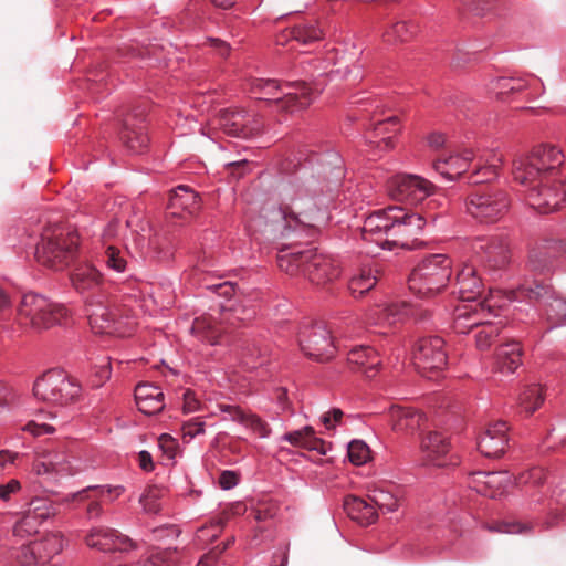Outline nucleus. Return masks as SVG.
I'll return each mask as SVG.
<instances>
[{"mask_svg": "<svg viewBox=\"0 0 566 566\" xmlns=\"http://www.w3.org/2000/svg\"><path fill=\"white\" fill-rule=\"evenodd\" d=\"M316 166L302 165L282 190L281 214L286 223L317 228L325 219L323 208L345 177L342 158L329 151L310 160Z\"/></svg>", "mask_w": 566, "mask_h": 566, "instance_id": "1", "label": "nucleus"}, {"mask_svg": "<svg viewBox=\"0 0 566 566\" xmlns=\"http://www.w3.org/2000/svg\"><path fill=\"white\" fill-rule=\"evenodd\" d=\"M342 64L338 51L335 49L307 57L301 62L302 71L311 82H279L277 80L253 78L250 91L254 98L272 103L274 111L285 114H294L308 107L319 92L323 91L328 80L340 76L349 77L354 74V81L361 78L360 67L335 66Z\"/></svg>", "mask_w": 566, "mask_h": 566, "instance_id": "2", "label": "nucleus"}, {"mask_svg": "<svg viewBox=\"0 0 566 566\" xmlns=\"http://www.w3.org/2000/svg\"><path fill=\"white\" fill-rule=\"evenodd\" d=\"M426 226L424 218L398 206H390L369 214L363 226L361 237L384 250L412 249Z\"/></svg>", "mask_w": 566, "mask_h": 566, "instance_id": "3", "label": "nucleus"}, {"mask_svg": "<svg viewBox=\"0 0 566 566\" xmlns=\"http://www.w3.org/2000/svg\"><path fill=\"white\" fill-rule=\"evenodd\" d=\"M281 271L297 275L302 273L313 285L324 286L340 276L339 264L331 256L318 253L314 249L281 252L277 256Z\"/></svg>", "mask_w": 566, "mask_h": 566, "instance_id": "4", "label": "nucleus"}, {"mask_svg": "<svg viewBox=\"0 0 566 566\" xmlns=\"http://www.w3.org/2000/svg\"><path fill=\"white\" fill-rule=\"evenodd\" d=\"M472 160H475V169L470 176V182L482 184L497 177L502 165V157L494 150L475 154L472 149H463L461 153L438 158L433 164V168L442 177L451 181L467 171Z\"/></svg>", "mask_w": 566, "mask_h": 566, "instance_id": "5", "label": "nucleus"}, {"mask_svg": "<svg viewBox=\"0 0 566 566\" xmlns=\"http://www.w3.org/2000/svg\"><path fill=\"white\" fill-rule=\"evenodd\" d=\"M451 275L452 260L447 254H429L411 271L409 289L419 297L431 298L447 287Z\"/></svg>", "mask_w": 566, "mask_h": 566, "instance_id": "6", "label": "nucleus"}, {"mask_svg": "<svg viewBox=\"0 0 566 566\" xmlns=\"http://www.w3.org/2000/svg\"><path fill=\"white\" fill-rule=\"evenodd\" d=\"M71 317L70 310L36 293L22 296L17 313V322L21 327L40 332L55 325H62Z\"/></svg>", "mask_w": 566, "mask_h": 566, "instance_id": "7", "label": "nucleus"}, {"mask_svg": "<svg viewBox=\"0 0 566 566\" xmlns=\"http://www.w3.org/2000/svg\"><path fill=\"white\" fill-rule=\"evenodd\" d=\"M563 161L562 151L549 145H539L531 154L520 157L513 164L514 180L521 185L535 182L544 176L559 177L557 168Z\"/></svg>", "mask_w": 566, "mask_h": 566, "instance_id": "8", "label": "nucleus"}, {"mask_svg": "<svg viewBox=\"0 0 566 566\" xmlns=\"http://www.w3.org/2000/svg\"><path fill=\"white\" fill-rule=\"evenodd\" d=\"M77 247L78 235L75 231L55 229L42 235L35 258L40 264L60 271L73 261Z\"/></svg>", "mask_w": 566, "mask_h": 566, "instance_id": "9", "label": "nucleus"}, {"mask_svg": "<svg viewBox=\"0 0 566 566\" xmlns=\"http://www.w3.org/2000/svg\"><path fill=\"white\" fill-rule=\"evenodd\" d=\"M36 399L57 406L76 403L82 398V386L64 370L50 369L33 385Z\"/></svg>", "mask_w": 566, "mask_h": 566, "instance_id": "10", "label": "nucleus"}, {"mask_svg": "<svg viewBox=\"0 0 566 566\" xmlns=\"http://www.w3.org/2000/svg\"><path fill=\"white\" fill-rule=\"evenodd\" d=\"M85 304L88 323L95 334L126 337L133 333L135 322L112 310L106 296H92L85 300Z\"/></svg>", "mask_w": 566, "mask_h": 566, "instance_id": "11", "label": "nucleus"}, {"mask_svg": "<svg viewBox=\"0 0 566 566\" xmlns=\"http://www.w3.org/2000/svg\"><path fill=\"white\" fill-rule=\"evenodd\" d=\"M504 305L500 291H490V295L479 303L462 302L452 313V328L458 334H467L483 324L484 317H497Z\"/></svg>", "mask_w": 566, "mask_h": 566, "instance_id": "12", "label": "nucleus"}, {"mask_svg": "<svg viewBox=\"0 0 566 566\" xmlns=\"http://www.w3.org/2000/svg\"><path fill=\"white\" fill-rule=\"evenodd\" d=\"M524 186L527 203L539 213L555 212L566 202V179L560 176H544Z\"/></svg>", "mask_w": 566, "mask_h": 566, "instance_id": "13", "label": "nucleus"}, {"mask_svg": "<svg viewBox=\"0 0 566 566\" xmlns=\"http://www.w3.org/2000/svg\"><path fill=\"white\" fill-rule=\"evenodd\" d=\"M509 195L496 188H485L472 192L467 200V211L481 222H495L509 211Z\"/></svg>", "mask_w": 566, "mask_h": 566, "instance_id": "14", "label": "nucleus"}, {"mask_svg": "<svg viewBox=\"0 0 566 566\" xmlns=\"http://www.w3.org/2000/svg\"><path fill=\"white\" fill-rule=\"evenodd\" d=\"M298 344L307 357L318 361L331 359L336 352L331 331L321 323L303 326L298 333Z\"/></svg>", "mask_w": 566, "mask_h": 566, "instance_id": "15", "label": "nucleus"}, {"mask_svg": "<svg viewBox=\"0 0 566 566\" xmlns=\"http://www.w3.org/2000/svg\"><path fill=\"white\" fill-rule=\"evenodd\" d=\"M387 189L392 199L418 205L433 193L434 186L418 175L398 174L388 180Z\"/></svg>", "mask_w": 566, "mask_h": 566, "instance_id": "16", "label": "nucleus"}, {"mask_svg": "<svg viewBox=\"0 0 566 566\" xmlns=\"http://www.w3.org/2000/svg\"><path fill=\"white\" fill-rule=\"evenodd\" d=\"M412 363L421 375L442 370L447 365L444 342L441 337H422L412 347Z\"/></svg>", "mask_w": 566, "mask_h": 566, "instance_id": "17", "label": "nucleus"}, {"mask_svg": "<svg viewBox=\"0 0 566 566\" xmlns=\"http://www.w3.org/2000/svg\"><path fill=\"white\" fill-rule=\"evenodd\" d=\"M219 128L233 137L249 138L262 130V123L244 109H223L218 117Z\"/></svg>", "mask_w": 566, "mask_h": 566, "instance_id": "18", "label": "nucleus"}, {"mask_svg": "<svg viewBox=\"0 0 566 566\" xmlns=\"http://www.w3.org/2000/svg\"><path fill=\"white\" fill-rule=\"evenodd\" d=\"M472 250L490 269H501L510 261L509 242L502 235L479 237L472 242Z\"/></svg>", "mask_w": 566, "mask_h": 566, "instance_id": "19", "label": "nucleus"}, {"mask_svg": "<svg viewBox=\"0 0 566 566\" xmlns=\"http://www.w3.org/2000/svg\"><path fill=\"white\" fill-rule=\"evenodd\" d=\"M124 492L123 486L111 485H90L81 491L66 495L63 503L83 504L87 503L86 515L88 518H96L102 515L103 509L99 500L106 495L114 493V497H118Z\"/></svg>", "mask_w": 566, "mask_h": 566, "instance_id": "20", "label": "nucleus"}, {"mask_svg": "<svg viewBox=\"0 0 566 566\" xmlns=\"http://www.w3.org/2000/svg\"><path fill=\"white\" fill-rule=\"evenodd\" d=\"M85 543L91 548L102 552H128L136 544L126 535L108 527H94L85 537Z\"/></svg>", "mask_w": 566, "mask_h": 566, "instance_id": "21", "label": "nucleus"}, {"mask_svg": "<svg viewBox=\"0 0 566 566\" xmlns=\"http://www.w3.org/2000/svg\"><path fill=\"white\" fill-rule=\"evenodd\" d=\"M566 254V240L545 239L530 251L528 264L533 271L544 273L551 270L553 261Z\"/></svg>", "mask_w": 566, "mask_h": 566, "instance_id": "22", "label": "nucleus"}, {"mask_svg": "<svg viewBox=\"0 0 566 566\" xmlns=\"http://www.w3.org/2000/svg\"><path fill=\"white\" fill-rule=\"evenodd\" d=\"M450 442L440 432H429L420 442L421 460L427 465L446 467L452 463Z\"/></svg>", "mask_w": 566, "mask_h": 566, "instance_id": "23", "label": "nucleus"}, {"mask_svg": "<svg viewBox=\"0 0 566 566\" xmlns=\"http://www.w3.org/2000/svg\"><path fill=\"white\" fill-rule=\"evenodd\" d=\"M73 287L81 294L92 296H105L101 293L104 286L103 274L91 263H81L75 266L71 276Z\"/></svg>", "mask_w": 566, "mask_h": 566, "instance_id": "24", "label": "nucleus"}, {"mask_svg": "<svg viewBox=\"0 0 566 566\" xmlns=\"http://www.w3.org/2000/svg\"><path fill=\"white\" fill-rule=\"evenodd\" d=\"M507 431L509 427L505 421L491 423L479 438V451L486 458L501 457L509 443Z\"/></svg>", "mask_w": 566, "mask_h": 566, "instance_id": "25", "label": "nucleus"}, {"mask_svg": "<svg viewBox=\"0 0 566 566\" xmlns=\"http://www.w3.org/2000/svg\"><path fill=\"white\" fill-rule=\"evenodd\" d=\"M63 549V537L59 533L45 535L41 541H34L22 546L21 552L25 563L44 564Z\"/></svg>", "mask_w": 566, "mask_h": 566, "instance_id": "26", "label": "nucleus"}, {"mask_svg": "<svg viewBox=\"0 0 566 566\" xmlns=\"http://www.w3.org/2000/svg\"><path fill=\"white\" fill-rule=\"evenodd\" d=\"M472 483L479 493L496 497L513 483V476L507 471H478L472 473Z\"/></svg>", "mask_w": 566, "mask_h": 566, "instance_id": "27", "label": "nucleus"}, {"mask_svg": "<svg viewBox=\"0 0 566 566\" xmlns=\"http://www.w3.org/2000/svg\"><path fill=\"white\" fill-rule=\"evenodd\" d=\"M388 421L395 431L413 433L426 426L427 417L412 407L391 406Z\"/></svg>", "mask_w": 566, "mask_h": 566, "instance_id": "28", "label": "nucleus"}, {"mask_svg": "<svg viewBox=\"0 0 566 566\" xmlns=\"http://www.w3.org/2000/svg\"><path fill=\"white\" fill-rule=\"evenodd\" d=\"M455 286L461 302L478 303L483 291V283L476 275V269L472 264H464L457 273Z\"/></svg>", "mask_w": 566, "mask_h": 566, "instance_id": "29", "label": "nucleus"}, {"mask_svg": "<svg viewBox=\"0 0 566 566\" xmlns=\"http://www.w3.org/2000/svg\"><path fill=\"white\" fill-rule=\"evenodd\" d=\"M200 208L199 196L188 186L180 185L169 197L168 209L171 216L182 218L195 214Z\"/></svg>", "mask_w": 566, "mask_h": 566, "instance_id": "30", "label": "nucleus"}, {"mask_svg": "<svg viewBox=\"0 0 566 566\" xmlns=\"http://www.w3.org/2000/svg\"><path fill=\"white\" fill-rule=\"evenodd\" d=\"M399 130L400 125L397 116L379 119L373 124V130L367 137L368 143L375 145L380 150L391 149L395 145V136Z\"/></svg>", "mask_w": 566, "mask_h": 566, "instance_id": "31", "label": "nucleus"}, {"mask_svg": "<svg viewBox=\"0 0 566 566\" xmlns=\"http://www.w3.org/2000/svg\"><path fill=\"white\" fill-rule=\"evenodd\" d=\"M135 400L139 411L145 415H156L165 407L163 390L151 384L137 385Z\"/></svg>", "mask_w": 566, "mask_h": 566, "instance_id": "32", "label": "nucleus"}, {"mask_svg": "<svg viewBox=\"0 0 566 566\" xmlns=\"http://www.w3.org/2000/svg\"><path fill=\"white\" fill-rule=\"evenodd\" d=\"M348 364L357 371H361L366 377L371 378L376 375L380 359L370 346H356L347 354Z\"/></svg>", "mask_w": 566, "mask_h": 566, "instance_id": "33", "label": "nucleus"}, {"mask_svg": "<svg viewBox=\"0 0 566 566\" xmlns=\"http://www.w3.org/2000/svg\"><path fill=\"white\" fill-rule=\"evenodd\" d=\"M238 350L241 363L253 369L265 363L269 347L261 339L243 338L238 345Z\"/></svg>", "mask_w": 566, "mask_h": 566, "instance_id": "34", "label": "nucleus"}, {"mask_svg": "<svg viewBox=\"0 0 566 566\" xmlns=\"http://www.w3.org/2000/svg\"><path fill=\"white\" fill-rule=\"evenodd\" d=\"M33 471L38 475L57 474L72 475L75 473L69 458L64 453L50 452L38 459L33 464Z\"/></svg>", "mask_w": 566, "mask_h": 566, "instance_id": "35", "label": "nucleus"}, {"mask_svg": "<svg viewBox=\"0 0 566 566\" xmlns=\"http://www.w3.org/2000/svg\"><path fill=\"white\" fill-rule=\"evenodd\" d=\"M347 515L360 525H370L376 522L378 514L369 500L349 495L344 501Z\"/></svg>", "mask_w": 566, "mask_h": 566, "instance_id": "36", "label": "nucleus"}, {"mask_svg": "<svg viewBox=\"0 0 566 566\" xmlns=\"http://www.w3.org/2000/svg\"><path fill=\"white\" fill-rule=\"evenodd\" d=\"M410 314V306L406 302H392L379 305L374 312V323L382 327H391Z\"/></svg>", "mask_w": 566, "mask_h": 566, "instance_id": "37", "label": "nucleus"}, {"mask_svg": "<svg viewBox=\"0 0 566 566\" xmlns=\"http://www.w3.org/2000/svg\"><path fill=\"white\" fill-rule=\"evenodd\" d=\"M522 347L518 342L501 345L495 355V369L501 374H512L522 364Z\"/></svg>", "mask_w": 566, "mask_h": 566, "instance_id": "38", "label": "nucleus"}, {"mask_svg": "<svg viewBox=\"0 0 566 566\" xmlns=\"http://www.w3.org/2000/svg\"><path fill=\"white\" fill-rule=\"evenodd\" d=\"M280 441L287 442L296 448L318 451L322 454L326 452L323 448L324 442L316 438L315 430L311 426L286 432L280 438Z\"/></svg>", "mask_w": 566, "mask_h": 566, "instance_id": "39", "label": "nucleus"}, {"mask_svg": "<svg viewBox=\"0 0 566 566\" xmlns=\"http://www.w3.org/2000/svg\"><path fill=\"white\" fill-rule=\"evenodd\" d=\"M191 333L203 343L217 345L221 343L223 327L211 316H201L193 321Z\"/></svg>", "mask_w": 566, "mask_h": 566, "instance_id": "40", "label": "nucleus"}, {"mask_svg": "<svg viewBox=\"0 0 566 566\" xmlns=\"http://www.w3.org/2000/svg\"><path fill=\"white\" fill-rule=\"evenodd\" d=\"M379 269L376 264L360 268L349 280L348 289L354 297H360L370 291L379 279Z\"/></svg>", "mask_w": 566, "mask_h": 566, "instance_id": "41", "label": "nucleus"}, {"mask_svg": "<svg viewBox=\"0 0 566 566\" xmlns=\"http://www.w3.org/2000/svg\"><path fill=\"white\" fill-rule=\"evenodd\" d=\"M120 138L127 148L135 153L143 151L149 143L146 126L143 122H139L136 126H132L128 119H126Z\"/></svg>", "mask_w": 566, "mask_h": 566, "instance_id": "42", "label": "nucleus"}, {"mask_svg": "<svg viewBox=\"0 0 566 566\" xmlns=\"http://www.w3.org/2000/svg\"><path fill=\"white\" fill-rule=\"evenodd\" d=\"M544 402L543 388L533 384L524 386L517 399L518 407L526 416L533 415Z\"/></svg>", "mask_w": 566, "mask_h": 566, "instance_id": "43", "label": "nucleus"}, {"mask_svg": "<svg viewBox=\"0 0 566 566\" xmlns=\"http://www.w3.org/2000/svg\"><path fill=\"white\" fill-rule=\"evenodd\" d=\"M368 500L376 511L379 510L384 514L396 512L399 507V497L392 491L381 486L369 490Z\"/></svg>", "mask_w": 566, "mask_h": 566, "instance_id": "44", "label": "nucleus"}, {"mask_svg": "<svg viewBox=\"0 0 566 566\" xmlns=\"http://www.w3.org/2000/svg\"><path fill=\"white\" fill-rule=\"evenodd\" d=\"M418 32V27L408 21H398L391 24L384 33V41L397 44L410 41Z\"/></svg>", "mask_w": 566, "mask_h": 566, "instance_id": "45", "label": "nucleus"}, {"mask_svg": "<svg viewBox=\"0 0 566 566\" xmlns=\"http://www.w3.org/2000/svg\"><path fill=\"white\" fill-rule=\"evenodd\" d=\"M489 317H484V323L478 326V332L475 333V344L481 350L488 349L492 345L494 338L499 336L504 326L502 321L492 322Z\"/></svg>", "mask_w": 566, "mask_h": 566, "instance_id": "46", "label": "nucleus"}, {"mask_svg": "<svg viewBox=\"0 0 566 566\" xmlns=\"http://www.w3.org/2000/svg\"><path fill=\"white\" fill-rule=\"evenodd\" d=\"M289 35L302 44H308L323 38V31L315 23L303 22L289 30Z\"/></svg>", "mask_w": 566, "mask_h": 566, "instance_id": "47", "label": "nucleus"}, {"mask_svg": "<svg viewBox=\"0 0 566 566\" xmlns=\"http://www.w3.org/2000/svg\"><path fill=\"white\" fill-rule=\"evenodd\" d=\"M103 262L107 269L123 273L127 269V252L115 245H107L103 253Z\"/></svg>", "mask_w": 566, "mask_h": 566, "instance_id": "48", "label": "nucleus"}, {"mask_svg": "<svg viewBox=\"0 0 566 566\" xmlns=\"http://www.w3.org/2000/svg\"><path fill=\"white\" fill-rule=\"evenodd\" d=\"M32 517L41 524L50 517H53L57 510L56 506L48 499L35 497L29 503L27 511Z\"/></svg>", "mask_w": 566, "mask_h": 566, "instance_id": "49", "label": "nucleus"}, {"mask_svg": "<svg viewBox=\"0 0 566 566\" xmlns=\"http://www.w3.org/2000/svg\"><path fill=\"white\" fill-rule=\"evenodd\" d=\"M517 297H526L528 301H541L544 300L545 303L548 301V297L553 295V291L551 287L544 283H538L536 281L524 284L518 287Z\"/></svg>", "mask_w": 566, "mask_h": 566, "instance_id": "50", "label": "nucleus"}, {"mask_svg": "<svg viewBox=\"0 0 566 566\" xmlns=\"http://www.w3.org/2000/svg\"><path fill=\"white\" fill-rule=\"evenodd\" d=\"M546 315L555 325L566 323V300L559 295H551L546 302Z\"/></svg>", "mask_w": 566, "mask_h": 566, "instance_id": "51", "label": "nucleus"}, {"mask_svg": "<svg viewBox=\"0 0 566 566\" xmlns=\"http://www.w3.org/2000/svg\"><path fill=\"white\" fill-rule=\"evenodd\" d=\"M488 530L506 534H528L533 530V524L520 521H502L488 526Z\"/></svg>", "mask_w": 566, "mask_h": 566, "instance_id": "52", "label": "nucleus"}, {"mask_svg": "<svg viewBox=\"0 0 566 566\" xmlns=\"http://www.w3.org/2000/svg\"><path fill=\"white\" fill-rule=\"evenodd\" d=\"M347 455L355 465H363L370 459V449L363 440H353L348 443Z\"/></svg>", "mask_w": 566, "mask_h": 566, "instance_id": "53", "label": "nucleus"}, {"mask_svg": "<svg viewBox=\"0 0 566 566\" xmlns=\"http://www.w3.org/2000/svg\"><path fill=\"white\" fill-rule=\"evenodd\" d=\"M545 471L543 468L535 467L520 473L513 479V483L517 486L533 485L537 486L545 480Z\"/></svg>", "mask_w": 566, "mask_h": 566, "instance_id": "54", "label": "nucleus"}, {"mask_svg": "<svg viewBox=\"0 0 566 566\" xmlns=\"http://www.w3.org/2000/svg\"><path fill=\"white\" fill-rule=\"evenodd\" d=\"M41 524L32 517L28 512H24L23 516L15 523L13 527V534L19 537H25L33 535L38 532Z\"/></svg>", "mask_w": 566, "mask_h": 566, "instance_id": "55", "label": "nucleus"}, {"mask_svg": "<svg viewBox=\"0 0 566 566\" xmlns=\"http://www.w3.org/2000/svg\"><path fill=\"white\" fill-rule=\"evenodd\" d=\"M143 510L148 514H157L160 511L159 494L156 489L147 490L140 496Z\"/></svg>", "mask_w": 566, "mask_h": 566, "instance_id": "56", "label": "nucleus"}, {"mask_svg": "<svg viewBox=\"0 0 566 566\" xmlns=\"http://www.w3.org/2000/svg\"><path fill=\"white\" fill-rule=\"evenodd\" d=\"M243 426L251 429L260 438H268L271 433V429H270L269 424L254 413L248 415L247 420Z\"/></svg>", "mask_w": 566, "mask_h": 566, "instance_id": "57", "label": "nucleus"}, {"mask_svg": "<svg viewBox=\"0 0 566 566\" xmlns=\"http://www.w3.org/2000/svg\"><path fill=\"white\" fill-rule=\"evenodd\" d=\"M205 427V421L198 417L185 421L181 428L184 438H189L191 440L197 436L203 434Z\"/></svg>", "mask_w": 566, "mask_h": 566, "instance_id": "58", "label": "nucleus"}, {"mask_svg": "<svg viewBox=\"0 0 566 566\" xmlns=\"http://www.w3.org/2000/svg\"><path fill=\"white\" fill-rule=\"evenodd\" d=\"M227 312L231 313V316L239 322H247L255 316V310L252 306H245L241 304L230 306Z\"/></svg>", "mask_w": 566, "mask_h": 566, "instance_id": "59", "label": "nucleus"}, {"mask_svg": "<svg viewBox=\"0 0 566 566\" xmlns=\"http://www.w3.org/2000/svg\"><path fill=\"white\" fill-rule=\"evenodd\" d=\"M223 524H224V521L221 518L216 522H212L210 524V526H205V527H201L200 530H198L197 537L200 541H207L209 538H211V539L217 538L219 536V534L221 533Z\"/></svg>", "mask_w": 566, "mask_h": 566, "instance_id": "60", "label": "nucleus"}, {"mask_svg": "<svg viewBox=\"0 0 566 566\" xmlns=\"http://www.w3.org/2000/svg\"><path fill=\"white\" fill-rule=\"evenodd\" d=\"M158 446L163 450V452L167 455L168 459H174L177 449L178 443L177 441L169 434L164 433L158 438Z\"/></svg>", "mask_w": 566, "mask_h": 566, "instance_id": "61", "label": "nucleus"}, {"mask_svg": "<svg viewBox=\"0 0 566 566\" xmlns=\"http://www.w3.org/2000/svg\"><path fill=\"white\" fill-rule=\"evenodd\" d=\"M220 411L223 413H228L230 420L239 422L241 424H244L247 417L249 415L240 407L232 405H220Z\"/></svg>", "mask_w": 566, "mask_h": 566, "instance_id": "62", "label": "nucleus"}, {"mask_svg": "<svg viewBox=\"0 0 566 566\" xmlns=\"http://www.w3.org/2000/svg\"><path fill=\"white\" fill-rule=\"evenodd\" d=\"M21 490L20 481L15 479L9 480L7 483L0 484V500L8 502L12 495L17 494Z\"/></svg>", "mask_w": 566, "mask_h": 566, "instance_id": "63", "label": "nucleus"}, {"mask_svg": "<svg viewBox=\"0 0 566 566\" xmlns=\"http://www.w3.org/2000/svg\"><path fill=\"white\" fill-rule=\"evenodd\" d=\"M344 412L340 409L333 408L322 416V422L327 430H331L342 422Z\"/></svg>", "mask_w": 566, "mask_h": 566, "instance_id": "64", "label": "nucleus"}]
</instances>
